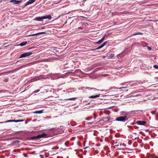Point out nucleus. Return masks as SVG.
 <instances>
[{"instance_id":"obj_21","label":"nucleus","mask_w":158,"mask_h":158,"mask_svg":"<svg viewBox=\"0 0 158 158\" xmlns=\"http://www.w3.org/2000/svg\"><path fill=\"white\" fill-rule=\"evenodd\" d=\"M23 154L24 156L26 157H27V153H23Z\"/></svg>"},{"instance_id":"obj_1","label":"nucleus","mask_w":158,"mask_h":158,"mask_svg":"<svg viewBox=\"0 0 158 158\" xmlns=\"http://www.w3.org/2000/svg\"><path fill=\"white\" fill-rule=\"evenodd\" d=\"M47 137V134L43 133L39 134L36 136H33L31 137L30 139L31 140H38L42 138H46Z\"/></svg>"},{"instance_id":"obj_4","label":"nucleus","mask_w":158,"mask_h":158,"mask_svg":"<svg viewBox=\"0 0 158 158\" xmlns=\"http://www.w3.org/2000/svg\"><path fill=\"white\" fill-rule=\"evenodd\" d=\"M24 121L23 120L21 119V120H7L2 122V123H7L8 122H22Z\"/></svg>"},{"instance_id":"obj_15","label":"nucleus","mask_w":158,"mask_h":158,"mask_svg":"<svg viewBox=\"0 0 158 158\" xmlns=\"http://www.w3.org/2000/svg\"><path fill=\"white\" fill-rule=\"evenodd\" d=\"M149 157L151 158H158V156L154 155H152L149 156Z\"/></svg>"},{"instance_id":"obj_13","label":"nucleus","mask_w":158,"mask_h":158,"mask_svg":"<svg viewBox=\"0 0 158 158\" xmlns=\"http://www.w3.org/2000/svg\"><path fill=\"white\" fill-rule=\"evenodd\" d=\"M27 42L26 41H24L20 43L19 45L21 46H25L27 44Z\"/></svg>"},{"instance_id":"obj_5","label":"nucleus","mask_w":158,"mask_h":158,"mask_svg":"<svg viewBox=\"0 0 158 158\" xmlns=\"http://www.w3.org/2000/svg\"><path fill=\"white\" fill-rule=\"evenodd\" d=\"M138 124L139 125H145L147 123L145 121H139L136 123Z\"/></svg>"},{"instance_id":"obj_27","label":"nucleus","mask_w":158,"mask_h":158,"mask_svg":"<svg viewBox=\"0 0 158 158\" xmlns=\"http://www.w3.org/2000/svg\"><path fill=\"white\" fill-rule=\"evenodd\" d=\"M92 89H94V90H96V89H95V88H92Z\"/></svg>"},{"instance_id":"obj_9","label":"nucleus","mask_w":158,"mask_h":158,"mask_svg":"<svg viewBox=\"0 0 158 158\" xmlns=\"http://www.w3.org/2000/svg\"><path fill=\"white\" fill-rule=\"evenodd\" d=\"M35 0H29L26 3L25 6H27L30 4H32L34 2Z\"/></svg>"},{"instance_id":"obj_26","label":"nucleus","mask_w":158,"mask_h":158,"mask_svg":"<svg viewBox=\"0 0 158 158\" xmlns=\"http://www.w3.org/2000/svg\"><path fill=\"white\" fill-rule=\"evenodd\" d=\"M6 73H7L6 72H3V73H2V74H5Z\"/></svg>"},{"instance_id":"obj_29","label":"nucleus","mask_w":158,"mask_h":158,"mask_svg":"<svg viewBox=\"0 0 158 158\" xmlns=\"http://www.w3.org/2000/svg\"><path fill=\"white\" fill-rule=\"evenodd\" d=\"M146 158H149L148 157H146Z\"/></svg>"},{"instance_id":"obj_20","label":"nucleus","mask_w":158,"mask_h":158,"mask_svg":"<svg viewBox=\"0 0 158 158\" xmlns=\"http://www.w3.org/2000/svg\"><path fill=\"white\" fill-rule=\"evenodd\" d=\"M127 87H120V88H119L118 89H125V88H127Z\"/></svg>"},{"instance_id":"obj_17","label":"nucleus","mask_w":158,"mask_h":158,"mask_svg":"<svg viewBox=\"0 0 158 158\" xmlns=\"http://www.w3.org/2000/svg\"><path fill=\"white\" fill-rule=\"evenodd\" d=\"M139 34L142 35V33H141L140 32H136V33H135V34H133V35H139Z\"/></svg>"},{"instance_id":"obj_16","label":"nucleus","mask_w":158,"mask_h":158,"mask_svg":"<svg viewBox=\"0 0 158 158\" xmlns=\"http://www.w3.org/2000/svg\"><path fill=\"white\" fill-rule=\"evenodd\" d=\"M43 112V110H39L38 111H36L35 112V113L36 114H41Z\"/></svg>"},{"instance_id":"obj_7","label":"nucleus","mask_w":158,"mask_h":158,"mask_svg":"<svg viewBox=\"0 0 158 158\" xmlns=\"http://www.w3.org/2000/svg\"><path fill=\"white\" fill-rule=\"evenodd\" d=\"M106 36V35H105L102 38V39L101 40L98 41L97 42H95V43L96 44H100L104 40Z\"/></svg>"},{"instance_id":"obj_3","label":"nucleus","mask_w":158,"mask_h":158,"mask_svg":"<svg viewBox=\"0 0 158 158\" xmlns=\"http://www.w3.org/2000/svg\"><path fill=\"white\" fill-rule=\"evenodd\" d=\"M32 54L31 52H27L23 53L21 55L19 58L26 57L31 55Z\"/></svg>"},{"instance_id":"obj_11","label":"nucleus","mask_w":158,"mask_h":158,"mask_svg":"<svg viewBox=\"0 0 158 158\" xmlns=\"http://www.w3.org/2000/svg\"><path fill=\"white\" fill-rule=\"evenodd\" d=\"M100 95V94H99L98 95H92L90 96L89 98H96L98 97H99Z\"/></svg>"},{"instance_id":"obj_18","label":"nucleus","mask_w":158,"mask_h":158,"mask_svg":"<svg viewBox=\"0 0 158 158\" xmlns=\"http://www.w3.org/2000/svg\"><path fill=\"white\" fill-rule=\"evenodd\" d=\"M77 98H69V99H67V100H75Z\"/></svg>"},{"instance_id":"obj_23","label":"nucleus","mask_w":158,"mask_h":158,"mask_svg":"<svg viewBox=\"0 0 158 158\" xmlns=\"http://www.w3.org/2000/svg\"><path fill=\"white\" fill-rule=\"evenodd\" d=\"M147 48L149 50H152V48L148 46Z\"/></svg>"},{"instance_id":"obj_12","label":"nucleus","mask_w":158,"mask_h":158,"mask_svg":"<svg viewBox=\"0 0 158 158\" xmlns=\"http://www.w3.org/2000/svg\"><path fill=\"white\" fill-rule=\"evenodd\" d=\"M45 33V32H42L38 33H36V34H32V35H30V36H35V35H39V34H44Z\"/></svg>"},{"instance_id":"obj_19","label":"nucleus","mask_w":158,"mask_h":158,"mask_svg":"<svg viewBox=\"0 0 158 158\" xmlns=\"http://www.w3.org/2000/svg\"><path fill=\"white\" fill-rule=\"evenodd\" d=\"M153 68L155 69H158V66L157 65H154L153 66Z\"/></svg>"},{"instance_id":"obj_25","label":"nucleus","mask_w":158,"mask_h":158,"mask_svg":"<svg viewBox=\"0 0 158 158\" xmlns=\"http://www.w3.org/2000/svg\"><path fill=\"white\" fill-rule=\"evenodd\" d=\"M19 143V141H15V143Z\"/></svg>"},{"instance_id":"obj_2","label":"nucleus","mask_w":158,"mask_h":158,"mask_svg":"<svg viewBox=\"0 0 158 158\" xmlns=\"http://www.w3.org/2000/svg\"><path fill=\"white\" fill-rule=\"evenodd\" d=\"M116 120L118 121H122L125 122L128 120L127 116H121L117 118L116 119Z\"/></svg>"},{"instance_id":"obj_14","label":"nucleus","mask_w":158,"mask_h":158,"mask_svg":"<svg viewBox=\"0 0 158 158\" xmlns=\"http://www.w3.org/2000/svg\"><path fill=\"white\" fill-rule=\"evenodd\" d=\"M44 19H52L51 16L50 15H48L47 16H44Z\"/></svg>"},{"instance_id":"obj_28","label":"nucleus","mask_w":158,"mask_h":158,"mask_svg":"<svg viewBox=\"0 0 158 158\" xmlns=\"http://www.w3.org/2000/svg\"><path fill=\"white\" fill-rule=\"evenodd\" d=\"M136 96H139V95H136Z\"/></svg>"},{"instance_id":"obj_22","label":"nucleus","mask_w":158,"mask_h":158,"mask_svg":"<svg viewBox=\"0 0 158 158\" xmlns=\"http://www.w3.org/2000/svg\"><path fill=\"white\" fill-rule=\"evenodd\" d=\"M69 143V141H66V142L65 143V145L66 146H67V145H68V143Z\"/></svg>"},{"instance_id":"obj_6","label":"nucleus","mask_w":158,"mask_h":158,"mask_svg":"<svg viewBox=\"0 0 158 158\" xmlns=\"http://www.w3.org/2000/svg\"><path fill=\"white\" fill-rule=\"evenodd\" d=\"M107 43V41L104 42H103V44H101V45H100L97 48H96L95 49H93L92 50L99 49L102 48V47H103L105 45H106V43Z\"/></svg>"},{"instance_id":"obj_24","label":"nucleus","mask_w":158,"mask_h":158,"mask_svg":"<svg viewBox=\"0 0 158 158\" xmlns=\"http://www.w3.org/2000/svg\"><path fill=\"white\" fill-rule=\"evenodd\" d=\"M40 91V89H37L36 90L34 91V92L35 93H36L39 92Z\"/></svg>"},{"instance_id":"obj_8","label":"nucleus","mask_w":158,"mask_h":158,"mask_svg":"<svg viewBox=\"0 0 158 158\" xmlns=\"http://www.w3.org/2000/svg\"><path fill=\"white\" fill-rule=\"evenodd\" d=\"M21 2V0H11L10 2L13 3L14 4H18L20 3Z\"/></svg>"},{"instance_id":"obj_10","label":"nucleus","mask_w":158,"mask_h":158,"mask_svg":"<svg viewBox=\"0 0 158 158\" xmlns=\"http://www.w3.org/2000/svg\"><path fill=\"white\" fill-rule=\"evenodd\" d=\"M44 16L36 17L35 19L34 20L37 21H40L43 19H44Z\"/></svg>"}]
</instances>
